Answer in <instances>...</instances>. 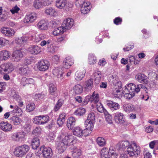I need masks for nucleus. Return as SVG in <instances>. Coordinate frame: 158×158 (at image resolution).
<instances>
[{
  "label": "nucleus",
  "mask_w": 158,
  "mask_h": 158,
  "mask_svg": "<svg viewBox=\"0 0 158 158\" xmlns=\"http://www.w3.org/2000/svg\"><path fill=\"white\" fill-rule=\"evenodd\" d=\"M117 145L119 148L121 149H124L128 147L127 149V151L128 154L131 157L136 156L140 154V147L134 141L131 142V143L130 144L128 141H122L119 142Z\"/></svg>",
  "instance_id": "1"
},
{
  "label": "nucleus",
  "mask_w": 158,
  "mask_h": 158,
  "mask_svg": "<svg viewBox=\"0 0 158 158\" xmlns=\"http://www.w3.org/2000/svg\"><path fill=\"white\" fill-rule=\"evenodd\" d=\"M146 88L142 84L136 86L133 83L128 84L125 88L123 92L125 97L127 99H130L135 96V93H138L141 89Z\"/></svg>",
  "instance_id": "2"
},
{
  "label": "nucleus",
  "mask_w": 158,
  "mask_h": 158,
  "mask_svg": "<svg viewBox=\"0 0 158 158\" xmlns=\"http://www.w3.org/2000/svg\"><path fill=\"white\" fill-rule=\"evenodd\" d=\"M29 150V147L24 144L16 148L14 153L16 156L21 157L25 155Z\"/></svg>",
  "instance_id": "3"
},
{
  "label": "nucleus",
  "mask_w": 158,
  "mask_h": 158,
  "mask_svg": "<svg viewBox=\"0 0 158 158\" xmlns=\"http://www.w3.org/2000/svg\"><path fill=\"white\" fill-rule=\"evenodd\" d=\"M40 45L42 46L46 45L48 51L52 53H55L57 50V47L55 45V44H52V41L50 40L47 41L45 40L42 41Z\"/></svg>",
  "instance_id": "4"
},
{
  "label": "nucleus",
  "mask_w": 158,
  "mask_h": 158,
  "mask_svg": "<svg viewBox=\"0 0 158 158\" xmlns=\"http://www.w3.org/2000/svg\"><path fill=\"white\" fill-rule=\"evenodd\" d=\"M95 116L93 113H91L88 114L87 118L85 121V125L86 129L91 130L93 127V123L95 122Z\"/></svg>",
  "instance_id": "5"
},
{
  "label": "nucleus",
  "mask_w": 158,
  "mask_h": 158,
  "mask_svg": "<svg viewBox=\"0 0 158 158\" xmlns=\"http://www.w3.org/2000/svg\"><path fill=\"white\" fill-rule=\"evenodd\" d=\"M49 117L47 115L35 116L33 119V122L36 124H44L49 121Z\"/></svg>",
  "instance_id": "6"
},
{
  "label": "nucleus",
  "mask_w": 158,
  "mask_h": 158,
  "mask_svg": "<svg viewBox=\"0 0 158 158\" xmlns=\"http://www.w3.org/2000/svg\"><path fill=\"white\" fill-rule=\"evenodd\" d=\"M61 142L67 146L74 144L76 142V140L75 137L72 135L67 134Z\"/></svg>",
  "instance_id": "7"
},
{
  "label": "nucleus",
  "mask_w": 158,
  "mask_h": 158,
  "mask_svg": "<svg viewBox=\"0 0 158 158\" xmlns=\"http://www.w3.org/2000/svg\"><path fill=\"white\" fill-rule=\"evenodd\" d=\"M14 69V68L11 63H4L0 66V73H2L4 72L6 73H10Z\"/></svg>",
  "instance_id": "8"
},
{
  "label": "nucleus",
  "mask_w": 158,
  "mask_h": 158,
  "mask_svg": "<svg viewBox=\"0 0 158 158\" xmlns=\"http://www.w3.org/2000/svg\"><path fill=\"white\" fill-rule=\"evenodd\" d=\"M40 150L42 152L43 157L45 158H51L52 155V150L49 147L42 146L40 147Z\"/></svg>",
  "instance_id": "9"
},
{
  "label": "nucleus",
  "mask_w": 158,
  "mask_h": 158,
  "mask_svg": "<svg viewBox=\"0 0 158 158\" xmlns=\"http://www.w3.org/2000/svg\"><path fill=\"white\" fill-rule=\"evenodd\" d=\"M62 69L60 68H56L53 69V74L55 76L57 77L58 80L60 82H62L64 79V75L63 76L64 73L62 72Z\"/></svg>",
  "instance_id": "10"
},
{
  "label": "nucleus",
  "mask_w": 158,
  "mask_h": 158,
  "mask_svg": "<svg viewBox=\"0 0 158 158\" xmlns=\"http://www.w3.org/2000/svg\"><path fill=\"white\" fill-rule=\"evenodd\" d=\"M12 56L14 61L18 62L21 60L23 56L22 49H19L14 51L12 54Z\"/></svg>",
  "instance_id": "11"
},
{
  "label": "nucleus",
  "mask_w": 158,
  "mask_h": 158,
  "mask_svg": "<svg viewBox=\"0 0 158 158\" xmlns=\"http://www.w3.org/2000/svg\"><path fill=\"white\" fill-rule=\"evenodd\" d=\"M49 65V63L48 60H42L38 63L37 67L40 71H44L48 69Z\"/></svg>",
  "instance_id": "12"
},
{
  "label": "nucleus",
  "mask_w": 158,
  "mask_h": 158,
  "mask_svg": "<svg viewBox=\"0 0 158 158\" xmlns=\"http://www.w3.org/2000/svg\"><path fill=\"white\" fill-rule=\"evenodd\" d=\"M114 120L118 123L123 124L125 122L124 116L123 114L120 112H118L114 114Z\"/></svg>",
  "instance_id": "13"
},
{
  "label": "nucleus",
  "mask_w": 158,
  "mask_h": 158,
  "mask_svg": "<svg viewBox=\"0 0 158 158\" xmlns=\"http://www.w3.org/2000/svg\"><path fill=\"white\" fill-rule=\"evenodd\" d=\"M0 128L4 132H8L11 131L12 126L7 122L2 121L0 123Z\"/></svg>",
  "instance_id": "14"
},
{
  "label": "nucleus",
  "mask_w": 158,
  "mask_h": 158,
  "mask_svg": "<svg viewBox=\"0 0 158 158\" xmlns=\"http://www.w3.org/2000/svg\"><path fill=\"white\" fill-rule=\"evenodd\" d=\"M74 24L73 20L71 18H68L64 21L62 23V26L66 30V29H70Z\"/></svg>",
  "instance_id": "15"
},
{
  "label": "nucleus",
  "mask_w": 158,
  "mask_h": 158,
  "mask_svg": "<svg viewBox=\"0 0 158 158\" xmlns=\"http://www.w3.org/2000/svg\"><path fill=\"white\" fill-rule=\"evenodd\" d=\"M24 133L22 131L14 133L11 136L13 140L14 141L19 142L22 139L25 135Z\"/></svg>",
  "instance_id": "16"
},
{
  "label": "nucleus",
  "mask_w": 158,
  "mask_h": 158,
  "mask_svg": "<svg viewBox=\"0 0 158 158\" xmlns=\"http://www.w3.org/2000/svg\"><path fill=\"white\" fill-rule=\"evenodd\" d=\"M1 31L4 35L7 37H10L14 35L15 31L13 29L6 27H2Z\"/></svg>",
  "instance_id": "17"
},
{
  "label": "nucleus",
  "mask_w": 158,
  "mask_h": 158,
  "mask_svg": "<svg viewBox=\"0 0 158 158\" xmlns=\"http://www.w3.org/2000/svg\"><path fill=\"white\" fill-rule=\"evenodd\" d=\"M37 15L35 13L27 15L24 19V22L25 23H31L36 19Z\"/></svg>",
  "instance_id": "18"
},
{
  "label": "nucleus",
  "mask_w": 158,
  "mask_h": 158,
  "mask_svg": "<svg viewBox=\"0 0 158 158\" xmlns=\"http://www.w3.org/2000/svg\"><path fill=\"white\" fill-rule=\"evenodd\" d=\"M85 89L87 91H90L93 87V79L90 78L86 80L84 84Z\"/></svg>",
  "instance_id": "19"
},
{
  "label": "nucleus",
  "mask_w": 158,
  "mask_h": 158,
  "mask_svg": "<svg viewBox=\"0 0 158 158\" xmlns=\"http://www.w3.org/2000/svg\"><path fill=\"white\" fill-rule=\"evenodd\" d=\"M135 78L140 83L146 84L148 83V77L143 74H138L136 75Z\"/></svg>",
  "instance_id": "20"
},
{
  "label": "nucleus",
  "mask_w": 158,
  "mask_h": 158,
  "mask_svg": "<svg viewBox=\"0 0 158 158\" xmlns=\"http://www.w3.org/2000/svg\"><path fill=\"white\" fill-rule=\"evenodd\" d=\"M49 24L48 22L42 20L40 21L37 24V26L40 30H47Z\"/></svg>",
  "instance_id": "21"
},
{
  "label": "nucleus",
  "mask_w": 158,
  "mask_h": 158,
  "mask_svg": "<svg viewBox=\"0 0 158 158\" xmlns=\"http://www.w3.org/2000/svg\"><path fill=\"white\" fill-rule=\"evenodd\" d=\"M73 59L70 56H67L64 60L63 65L66 69L69 68L74 63Z\"/></svg>",
  "instance_id": "22"
},
{
  "label": "nucleus",
  "mask_w": 158,
  "mask_h": 158,
  "mask_svg": "<svg viewBox=\"0 0 158 158\" xmlns=\"http://www.w3.org/2000/svg\"><path fill=\"white\" fill-rule=\"evenodd\" d=\"M68 2L67 0H56V6L60 9L67 8Z\"/></svg>",
  "instance_id": "23"
},
{
  "label": "nucleus",
  "mask_w": 158,
  "mask_h": 158,
  "mask_svg": "<svg viewBox=\"0 0 158 158\" xmlns=\"http://www.w3.org/2000/svg\"><path fill=\"white\" fill-rule=\"evenodd\" d=\"M86 99H89V101L95 103L98 102L99 100V94L98 93L94 92L92 95L87 96L86 97Z\"/></svg>",
  "instance_id": "24"
},
{
  "label": "nucleus",
  "mask_w": 158,
  "mask_h": 158,
  "mask_svg": "<svg viewBox=\"0 0 158 158\" xmlns=\"http://www.w3.org/2000/svg\"><path fill=\"white\" fill-rule=\"evenodd\" d=\"M56 149L59 153H63L66 150L67 146L61 141H57L56 143Z\"/></svg>",
  "instance_id": "25"
},
{
  "label": "nucleus",
  "mask_w": 158,
  "mask_h": 158,
  "mask_svg": "<svg viewBox=\"0 0 158 158\" xmlns=\"http://www.w3.org/2000/svg\"><path fill=\"white\" fill-rule=\"evenodd\" d=\"M28 50L31 54H37L40 53L41 51V49L38 46L33 45L29 48Z\"/></svg>",
  "instance_id": "26"
},
{
  "label": "nucleus",
  "mask_w": 158,
  "mask_h": 158,
  "mask_svg": "<svg viewBox=\"0 0 158 158\" xmlns=\"http://www.w3.org/2000/svg\"><path fill=\"white\" fill-rule=\"evenodd\" d=\"M21 65L19 68V74L22 75H25L28 73L29 68L27 65L26 64Z\"/></svg>",
  "instance_id": "27"
},
{
  "label": "nucleus",
  "mask_w": 158,
  "mask_h": 158,
  "mask_svg": "<svg viewBox=\"0 0 158 158\" xmlns=\"http://www.w3.org/2000/svg\"><path fill=\"white\" fill-rule=\"evenodd\" d=\"M107 105L112 110H117L120 108V105L118 103L111 101H107Z\"/></svg>",
  "instance_id": "28"
},
{
  "label": "nucleus",
  "mask_w": 158,
  "mask_h": 158,
  "mask_svg": "<svg viewBox=\"0 0 158 158\" xmlns=\"http://www.w3.org/2000/svg\"><path fill=\"white\" fill-rule=\"evenodd\" d=\"M90 5V2H87L85 4L81 7V12L82 14H85L89 12L91 7Z\"/></svg>",
  "instance_id": "29"
},
{
  "label": "nucleus",
  "mask_w": 158,
  "mask_h": 158,
  "mask_svg": "<svg viewBox=\"0 0 158 158\" xmlns=\"http://www.w3.org/2000/svg\"><path fill=\"white\" fill-rule=\"evenodd\" d=\"M75 118L73 117L69 118L67 121V126L69 130L72 129L76 123Z\"/></svg>",
  "instance_id": "30"
},
{
  "label": "nucleus",
  "mask_w": 158,
  "mask_h": 158,
  "mask_svg": "<svg viewBox=\"0 0 158 158\" xmlns=\"http://www.w3.org/2000/svg\"><path fill=\"white\" fill-rule=\"evenodd\" d=\"M73 135L78 137H81L84 135L83 131L79 127H76L73 129Z\"/></svg>",
  "instance_id": "31"
},
{
  "label": "nucleus",
  "mask_w": 158,
  "mask_h": 158,
  "mask_svg": "<svg viewBox=\"0 0 158 158\" xmlns=\"http://www.w3.org/2000/svg\"><path fill=\"white\" fill-rule=\"evenodd\" d=\"M66 116L65 113H62L59 115V117L57 120V124L59 127H61L63 124L65 120V118Z\"/></svg>",
  "instance_id": "32"
},
{
  "label": "nucleus",
  "mask_w": 158,
  "mask_h": 158,
  "mask_svg": "<svg viewBox=\"0 0 158 158\" xmlns=\"http://www.w3.org/2000/svg\"><path fill=\"white\" fill-rule=\"evenodd\" d=\"M72 155L73 157H78L82 154L81 150L79 148L76 147H74L73 150L72 151Z\"/></svg>",
  "instance_id": "33"
},
{
  "label": "nucleus",
  "mask_w": 158,
  "mask_h": 158,
  "mask_svg": "<svg viewBox=\"0 0 158 158\" xmlns=\"http://www.w3.org/2000/svg\"><path fill=\"white\" fill-rule=\"evenodd\" d=\"M40 144L39 139L38 137H35L31 140V145L32 149H36L39 147Z\"/></svg>",
  "instance_id": "34"
},
{
  "label": "nucleus",
  "mask_w": 158,
  "mask_h": 158,
  "mask_svg": "<svg viewBox=\"0 0 158 158\" xmlns=\"http://www.w3.org/2000/svg\"><path fill=\"white\" fill-rule=\"evenodd\" d=\"M10 122L15 125H19L20 124L22 120L17 116H13L10 118Z\"/></svg>",
  "instance_id": "35"
},
{
  "label": "nucleus",
  "mask_w": 158,
  "mask_h": 158,
  "mask_svg": "<svg viewBox=\"0 0 158 158\" xmlns=\"http://www.w3.org/2000/svg\"><path fill=\"white\" fill-rule=\"evenodd\" d=\"M85 72L84 71H77L75 75V79L77 81H79L81 80L84 77Z\"/></svg>",
  "instance_id": "36"
},
{
  "label": "nucleus",
  "mask_w": 158,
  "mask_h": 158,
  "mask_svg": "<svg viewBox=\"0 0 158 158\" xmlns=\"http://www.w3.org/2000/svg\"><path fill=\"white\" fill-rule=\"evenodd\" d=\"M65 31V30L62 26L55 28L54 31H53L52 34L54 35L57 36L63 34Z\"/></svg>",
  "instance_id": "37"
},
{
  "label": "nucleus",
  "mask_w": 158,
  "mask_h": 158,
  "mask_svg": "<svg viewBox=\"0 0 158 158\" xmlns=\"http://www.w3.org/2000/svg\"><path fill=\"white\" fill-rule=\"evenodd\" d=\"M88 60V63L90 65H94L96 62V57L93 54H89Z\"/></svg>",
  "instance_id": "38"
},
{
  "label": "nucleus",
  "mask_w": 158,
  "mask_h": 158,
  "mask_svg": "<svg viewBox=\"0 0 158 158\" xmlns=\"http://www.w3.org/2000/svg\"><path fill=\"white\" fill-rule=\"evenodd\" d=\"M23 112L22 110L17 106H14V110L11 111L13 114H16L17 116H21Z\"/></svg>",
  "instance_id": "39"
},
{
  "label": "nucleus",
  "mask_w": 158,
  "mask_h": 158,
  "mask_svg": "<svg viewBox=\"0 0 158 158\" xmlns=\"http://www.w3.org/2000/svg\"><path fill=\"white\" fill-rule=\"evenodd\" d=\"M45 13L48 15L54 16L57 15V12L52 7H49L46 9Z\"/></svg>",
  "instance_id": "40"
},
{
  "label": "nucleus",
  "mask_w": 158,
  "mask_h": 158,
  "mask_svg": "<svg viewBox=\"0 0 158 158\" xmlns=\"http://www.w3.org/2000/svg\"><path fill=\"white\" fill-rule=\"evenodd\" d=\"M43 0H35L33 6L37 9H39L44 6Z\"/></svg>",
  "instance_id": "41"
},
{
  "label": "nucleus",
  "mask_w": 158,
  "mask_h": 158,
  "mask_svg": "<svg viewBox=\"0 0 158 158\" xmlns=\"http://www.w3.org/2000/svg\"><path fill=\"white\" fill-rule=\"evenodd\" d=\"M93 76L95 82L97 83H98L101 79L102 74L100 71L95 72L93 74Z\"/></svg>",
  "instance_id": "42"
},
{
  "label": "nucleus",
  "mask_w": 158,
  "mask_h": 158,
  "mask_svg": "<svg viewBox=\"0 0 158 158\" xmlns=\"http://www.w3.org/2000/svg\"><path fill=\"white\" fill-rule=\"evenodd\" d=\"M109 81L110 83H112L114 85H116L118 82V76L115 75L110 76L109 78Z\"/></svg>",
  "instance_id": "43"
},
{
  "label": "nucleus",
  "mask_w": 158,
  "mask_h": 158,
  "mask_svg": "<svg viewBox=\"0 0 158 158\" xmlns=\"http://www.w3.org/2000/svg\"><path fill=\"white\" fill-rule=\"evenodd\" d=\"M35 108V105L33 102L27 103L26 109L27 111L31 112L33 111Z\"/></svg>",
  "instance_id": "44"
},
{
  "label": "nucleus",
  "mask_w": 158,
  "mask_h": 158,
  "mask_svg": "<svg viewBox=\"0 0 158 158\" xmlns=\"http://www.w3.org/2000/svg\"><path fill=\"white\" fill-rule=\"evenodd\" d=\"M85 112V109L83 108H79L77 109L74 112V114L78 116L83 115Z\"/></svg>",
  "instance_id": "45"
},
{
  "label": "nucleus",
  "mask_w": 158,
  "mask_h": 158,
  "mask_svg": "<svg viewBox=\"0 0 158 158\" xmlns=\"http://www.w3.org/2000/svg\"><path fill=\"white\" fill-rule=\"evenodd\" d=\"M123 106L124 110L126 112H130L132 111L134 109V106L131 104H126Z\"/></svg>",
  "instance_id": "46"
},
{
  "label": "nucleus",
  "mask_w": 158,
  "mask_h": 158,
  "mask_svg": "<svg viewBox=\"0 0 158 158\" xmlns=\"http://www.w3.org/2000/svg\"><path fill=\"white\" fill-rule=\"evenodd\" d=\"M74 92L77 94H79L81 93L83 91V88L81 85L78 84L76 85L73 87Z\"/></svg>",
  "instance_id": "47"
},
{
  "label": "nucleus",
  "mask_w": 158,
  "mask_h": 158,
  "mask_svg": "<svg viewBox=\"0 0 158 158\" xmlns=\"http://www.w3.org/2000/svg\"><path fill=\"white\" fill-rule=\"evenodd\" d=\"M49 90L50 93L54 95L57 91V88L55 85L53 83H51L49 85Z\"/></svg>",
  "instance_id": "48"
},
{
  "label": "nucleus",
  "mask_w": 158,
  "mask_h": 158,
  "mask_svg": "<svg viewBox=\"0 0 158 158\" xmlns=\"http://www.w3.org/2000/svg\"><path fill=\"white\" fill-rule=\"evenodd\" d=\"M64 103V100L62 99H59L54 108V110L55 111H58Z\"/></svg>",
  "instance_id": "49"
},
{
  "label": "nucleus",
  "mask_w": 158,
  "mask_h": 158,
  "mask_svg": "<svg viewBox=\"0 0 158 158\" xmlns=\"http://www.w3.org/2000/svg\"><path fill=\"white\" fill-rule=\"evenodd\" d=\"M106 121L108 122L109 123L111 124L112 123V116L111 115L109 114L108 112L106 110L104 111V112Z\"/></svg>",
  "instance_id": "50"
},
{
  "label": "nucleus",
  "mask_w": 158,
  "mask_h": 158,
  "mask_svg": "<svg viewBox=\"0 0 158 158\" xmlns=\"http://www.w3.org/2000/svg\"><path fill=\"white\" fill-rule=\"evenodd\" d=\"M27 40V39L24 37L17 38L15 39V42L18 44H23L26 42Z\"/></svg>",
  "instance_id": "51"
},
{
  "label": "nucleus",
  "mask_w": 158,
  "mask_h": 158,
  "mask_svg": "<svg viewBox=\"0 0 158 158\" xmlns=\"http://www.w3.org/2000/svg\"><path fill=\"white\" fill-rule=\"evenodd\" d=\"M97 143L100 146H103L106 144V141L103 138L101 137H98L97 139Z\"/></svg>",
  "instance_id": "52"
},
{
  "label": "nucleus",
  "mask_w": 158,
  "mask_h": 158,
  "mask_svg": "<svg viewBox=\"0 0 158 158\" xmlns=\"http://www.w3.org/2000/svg\"><path fill=\"white\" fill-rule=\"evenodd\" d=\"M0 57L4 60L7 59L9 56L8 52L6 50H3L0 52Z\"/></svg>",
  "instance_id": "53"
},
{
  "label": "nucleus",
  "mask_w": 158,
  "mask_h": 158,
  "mask_svg": "<svg viewBox=\"0 0 158 158\" xmlns=\"http://www.w3.org/2000/svg\"><path fill=\"white\" fill-rule=\"evenodd\" d=\"M31 126L29 123L26 124L23 127L24 131L23 132L24 133V134L25 135L27 133H28L31 131Z\"/></svg>",
  "instance_id": "54"
},
{
  "label": "nucleus",
  "mask_w": 158,
  "mask_h": 158,
  "mask_svg": "<svg viewBox=\"0 0 158 158\" xmlns=\"http://www.w3.org/2000/svg\"><path fill=\"white\" fill-rule=\"evenodd\" d=\"M96 107L98 110L101 113H104V111L106 110L104 109L101 102H98L97 103Z\"/></svg>",
  "instance_id": "55"
},
{
  "label": "nucleus",
  "mask_w": 158,
  "mask_h": 158,
  "mask_svg": "<svg viewBox=\"0 0 158 158\" xmlns=\"http://www.w3.org/2000/svg\"><path fill=\"white\" fill-rule=\"evenodd\" d=\"M101 155L105 158L108 157L109 156V153L108 149L107 148H105L102 149L101 150Z\"/></svg>",
  "instance_id": "56"
},
{
  "label": "nucleus",
  "mask_w": 158,
  "mask_h": 158,
  "mask_svg": "<svg viewBox=\"0 0 158 158\" xmlns=\"http://www.w3.org/2000/svg\"><path fill=\"white\" fill-rule=\"evenodd\" d=\"M45 96L44 94L40 93L35 94L34 97V99L36 101L43 99Z\"/></svg>",
  "instance_id": "57"
},
{
  "label": "nucleus",
  "mask_w": 158,
  "mask_h": 158,
  "mask_svg": "<svg viewBox=\"0 0 158 158\" xmlns=\"http://www.w3.org/2000/svg\"><path fill=\"white\" fill-rule=\"evenodd\" d=\"M46 37L45 35L43 34H40L37 35L35 37V39L36 42H39L40 40H42Z\"/></svg>",
  "instance_id": "58"
},
{
  "label": "nucleus",
  "mask_w": 158,
  "mask_h": 158,
  "mask_svg": "<svg viewBox=\"0 0 158 158\" xmlns=\"http://www.w3.org/2000/svg\"><path fill=\"white\" fill-rule=\"evenodd\" d=\"M19 10L20 8L16 5L10 10V11L12 14H14L18 13Z\"/></svg>",
  "instance_id": "59"
},
{
  "label": "nucleus",
  "mask_w": 158,
  "mask_h": 158,
  "mask_svg": "<svg viewBox=\"0 0 158 158\" xmlns=\"http://www.w3.org/2000/svg\"><path fill=\"white\" fill-rule=\"evenodd\" d=\"M117 153L113 151L110 152L109 156V158H117Z\"/></svg>",
  "instance_id": "60"
},
{
  "label": "nucleus",
  "mask_w": 158,
  "mask_h": 158,
  "mask_svg": "<svg viewBox=\"0 0 158 158\" xmlns=\"http://www.w3.org/2000/svg\"><path fill=\"white\" fill-rule=\"evenodd\" d=\"M122 21V19L120 17H116L114 19V23L116 25L120 24Z\"/></svg>",
  "instance_id": "61"
},
{
  "label": "nucleus",
  "mask_w": 158,
  "mask_h": 158,
  "mask_svg": "<svg viewBox=\"0 0 158 158\" xmlns=\"http://www.w3.org/2000/svg\"><path fill=\"white\" fill-rule=\"evenodd\" d=\"M129 46H130V47H129L127 46L126 48H123V50L125 52L131 50V49H133L134 47L133 43H130Z\"/></svg>",
  "instance_id": "62"
},
{
  "label": "nucleus",
  "mask_w": 158,
  "mask_h": 158,
  "mask_svg": "<svg viewBox=\"0 0 158 158\" xmlns=\"http://www.w3.org/2000/svg\"><path fill=\"white\" fill-rule=\"evenodd\" d=\"M41 132V129L40 127H36L33 131V133L34 134L39 135Z\"/></svg>",
  "instance_id": "63"
},
{
  "label": "nucleus",
  "mask_w": 158,
  "mask_h": 158,
  "mask_svg": "<svg viewBox=\"0 0 158 158\" xmlns=\"http://www.w3.org/2000/svg\"><path fill=\"white\" fill-rule=\"evenodd\" d=\"M27 78L25 77H23L21 79L20 83L24 86L26 84H27Z\"/></svg>",
  "instance_id": "64"
}]
</instances>
